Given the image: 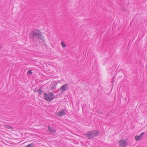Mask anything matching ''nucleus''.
Segmentation results:
<instances>
[{"instance_id":"obj_4","label":"nucleus","mask_w":147,"mask_h":147,"mask_svg":"<svg viewBox=\"0 0 147 147\" xmlns=\"http://www.w3.org/2000/svg\"><path fill=\"white\" fill-rule=\"evenodd\" d=\"M145 134V133L143 132L139 136H136L135 137V140L137 141H138L142 139L143 136Z\"/></svg>"},{"instance_id":"obj_8","label":"nucleus","mask_w":147,"mask_h":147,"mask_svg":"<svg viewBox=\"0 0 147 147\" xmlns=\"http://www.w3.org/2000/svg\"><path fill=\"white\" fill-rule=\"evenodd\" d=\"M90 132L92 135V138L96 136L97 134L98 133V131L97 130L92 131H90Z\"/></svg>"},{"instance_id":"obj_10","label":"nucleus","mask_w":147,"mask_h":147,"mask_svg":"<svg viewBox=\"0 0 147 147\" xmlns=\"http://www.w3.org/2000/svg\"><path fill=\"white\" fill-rule=\"evenodd\" d=\"M37 37H38V39H40L43 41H44V39L42 36L40 34Z\"/></svg>"},{"instance_id":"obj_1","label":"nucleus","mask_w":147,"mask_h":147,"mask_svg":"<svg viewBox=\"0 0 147 147\" xmlns=\"http://www.w3.org/2000/svg\"><path fill=\"white\" fill-rule=\"evenodd\" d=\"M44 97L45 99L46 100L50 101L54 98L55 96L53 93L50 92L48 94L45 93L44 94Z\"/></svg>"},{"instance_id":"obj_12","label":"nucleus","mask_w":147,"mask_h":147,"mask_svg":"<svg viewBox=\"0 0 147 147\" xmlns=\"http://www.w3.org/2000/svg\"><path fill=\"white\" fill-rule=\"evenodd\" d=\"M38 92L40 95L42 94V91L41 90V89H39L38 90Z\"/></svg>"},{"instance_id":"obj_13","label":"nucleus","mask_w":147,"mask_h":147,"mask_svg":"<svg viewBox=\"0 0 147 147\" xmlns=\"http://www.w3.org/2000/svg\"><path fill=\"white\" fill-rule=\"evenodd\" d=\"M61 45H62V47H66V45L64 43V42L62 41L61 42Z\"/></svg>"},{"instance_id":"obj_3","label":"nucleus","mask_w":147,"mask_h":147,"mask_svg":"<svg viewBox=\"0 0 147 147\" xmlns=\"http://www.w3.org/2000/svg\"><path fill=\"white\" fill-rule=\"evenodd\" d=\"M66 111L65 109H63L59 111L57 113V115L60 117H62L66 114Z\"/></svg>"},{"instance_id":"obj_2","label":"nucleus","mask_w":147,"mask_h":147,"mask_svg":"<svg viewBox=\"0 0 147 147\" xmlns=\"http://www.w3.org/2000/svg\"><path fill=\"white\" fill-rule=\"evenodd\" d=\"M128 143L127 139V138L124 140L122 139L119 141L118 143L119 146L121 147H125L126 146L127 144Z\"/></svg>"},{"instance_id":"obj_5","label":"nucleus","mask_w":147,"mask_h":147,"mask_svg":"<svg viewBox=\"0 0 147 147\" xmlns=\"http://www.w3.org/2000/svg\"><path fill=\"white\" fill-rule=\"evenodd\" d=\"M33 35L37 37L40 34V32L38 30H35L33 31Z\"/></svg>"},{"instance_id":"obj_14","label":"nucleus","mask_w":147,"mask_h":147,"mask_svg":"<svg viewBox=\"0 0 147 147\" xmlns=\"http://www.w3.org/2000/svg\"><path fill=\"white\" fill-rule=\"evenodd\" d=\"M33 146V144L31 143L25 147H32Z\"/></svg>"},{"instance_id":"obj_9","label":"nucleus","mask_w":147,"mask_h":147,"mask_svg":"<svg viewBox=\"0 0 147 147\" xmlns=\"http://www.w3.org/2000/svg\"><path fill=\"white\" fill-rule=\"evenodd\" d=\"M92 135H91V133H90V131L88 132L86 134V137L89 139L92 138Z\"/></svg>"},{"instance_id":"obj_15","label":"nucleus","mask_w":147,"mask_h":147,"mask_svg":"<svg viewBox=\"0 0 147 147\" xmlns=\"http://www.w3.org/2000/svg\"><path fill=\"white\" fill-rule=\"evenodd\" d=\"M27 73L28 74H32V72L31 70H28V71H27Z\"/></svg>"},{"instance_id":"obj_16","label":"nucleus","mask_w":147,"mask_h":147,"mask_svg":"<svg viewBox=\"0 0 147 147\" xmlns=\"http://www.w3.org/2000/svg\"><path fill=\"white\" fill-rule=\"evenodd\" d=\"M31 34H30V36Z\"/></svg>"},{"instance_id":"obj_6","label":"nucleus","mask_w":147,"mask_h":147,"mask_svg":"<svg viewBox=\"0 0 147 147\" xmlns=\"http://www.w3.org/2000/svg\"><path fill=\"white\" fill-rule=\"evenodd\" d=\"M68 84H65L61 86L60 88V89L61 90H62L63 91H65L66 89H68Z\"/></svg>"},{"instance_id":"obj_7","label":"nucleus","mask_w":147,"mask_h":147,"mask_svg":"<svg viewBox=\"0 0 147 147\" xmlns=\"http://www.w3.org/2000/svg\"><path fill=\"white\" fill-rule=\"evenodd\" d=\"M48 131L50 132L51 134H54L55 133V130L53 127H51L49 126H48Z\"/></svg>"},{"instance_id":"obj_11","label":"nucleus","mask_w":147,"mask_h":147,"mask_svg":"<svg viewBox=\"0 0 147 147\" xmlns=\"http://www.w3.org/2000/svg\"><path fill=\"white\" fill-rule=\"evenodd\" d=\"M5 127L11 129H13V128L11 126L8 125H5Z\"/></svg>"}]
</instances>
